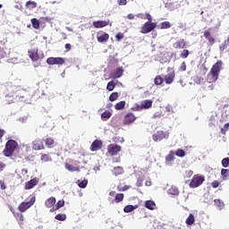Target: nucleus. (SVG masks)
<instances>
[{
  "label": "nucleus",
  "instance_id": "obj_1",
  "mask_svg": "<svg viewBox=\"0 0 229 229\" xmlns=\"http://www.w3.org/2000/svg\"><path fill=\"white\" fill-rule=\"evenodd\" d=\"M17 141L11 140L6 142L5 144V149L4 150V154L5 157H10L17 148Z\"/></svg>",
  "mask_w": 229,
  "mask_h": 229
},
{
  "label": "nucleus",
  "instance_id": "obj_2",
  "mask_svg": "<svg viewBox=\"0 0 229 229\" xmlns=\"http://www.w3.org/2000/svg\"><path fill=\"white\" fill-rule=\"evenodd\" d=\"M203 182H205V177L201 175H195L190 182V187L191 189H196V187H199Z\"/></svg>",
  "mask_w": 229,
  "mask_h": 229
},
{
  "label": "nucleus",
  "instance_id": "obj_3",
  "mask_svg": "<svg viewBox=\"0 0 229 229\" xmlns=\"http://www.w3.org/2000/svg\"><path fill=\"white\" fill-rule=\"evenodd\" d=\"M35 201H36L35 197H31L30 201L21 202L18 208L20 212H26V210H28V208H30V207H33V205H35Z\"/></svg>",
  "mask_w": 229,
  "mask_h": 229
},
{
  "label": "nucleus",
  "instance_id": "obj_4",
  "mask_svg": "<svg viewBox=\"0 0 229 229\" xmlns=\"http://www.w3.org/2000/svg\"><path fill=\"white\" fill-rule=\"evenodd\" d=\"M47 64L48 65H64V64H65V59H64V57H48L47 59Z\"/></svg>",
  "mask_w": 229,
  "mask_h": 229
},
{
  "label": "nucleus",
  "instance_id": "obj_5",
  "mask_svg": "<svg viewBox=\"0 0 229 229\" xmlns=\"http://www.w3.org/2000/svg\"><path fill=\"white\" fill-rule=\"evenodd\" d=\"M107 151L109 153V155L111 157H115L117 156L119 153H121V146L117 145V144H110L107 147Z\"/></svg>",
  "mask_w": 229,
  "mask_h": 229
},
{
  "label": "nucleus",
  "instance_id": "obj_6",
  "mask_svg": "<svg viewBox=\"0 0 229 229\" xmlns=\"http://www.w3.org/2000/svg\"><path fill=\"white\" fill-rule=\"evenodd\" d=\"M153 106V100H144L140 106H136L133 107V110L140 111V110H148V108H151Z\"/></svg>",
  "mask_w": 229,
  "mask_h": 229
},
{
  "label": "nucleus",
  "instance_id": "obj_7",
  "mask_svg": "<svg viewBox=\"0 0 229 229\" xmlns=\"http://www.w3.org/2000/svg\"><path fill=\"white\" fill-rule=\"evenodd\" d=\"M168 137H169V132L157 131L153 134V140H155V142H160V140H164V139H167Z\"/></svg>",
  "mask_w": 229,
  "mask_h": 229
},
{
  "label": "nucleus",
  "instance_id": "obj_8",
  "mask_svg": "<svg viewBox=\"0 0 229 229\" xmlns=\"http://www.w3.org/2000/svg\"><path fill=\"white\" fill-rule=\"evenodd\" d=\"M155 28H157V23L145 22L141 28V33H143V34L151 33V31H153V30H155Z\"/></svg>",
  "mask_w": 229,
  "mask_h": 229
},
{
  "label": "nucleus",
  "instance_id": "obj_9",
  "mask_svg": "<svg viewBox=\"0 0 229 229\" xmlns=\"http://www.w3.org/2000/svg\"><path fill=\"white\" fill-rule=\"evenodd\" d=\"M32 149L34 151H40V149H44V141L40 139H36L32 141Z\"/></svg>",
  "mask_w": 229,
  "mask_h": 229
},
{
  "label": "nucleus",
  "instance_id": "obj_10",
  "mask_svg": "<svg viewBox=\"0 0 229 229\" xmlns=\"http://www.w3.org/2000/svg\"><path fill=\"white\" fill-rule=\"evenodd\" d=\"M223 70V61H217L211 68V72L219 76V73Z\"/></svg>",
  "mask_w": 229,
  "mask_h": 229
},
{
  "label": "nucleus",
  "instance_id": "obj_11",
  "mask_svg": "<svg viewBox=\"0 0 229 229\" xmlns=\"http://www.w3.org/2000/svg\"><path fill=\"white\" fill-rule=\"evenodd\" d=\"M174 151L171 150L168 155L165 156V165L171 167L173 165V162H174Z\"/></svg>",
  "mask_w": 229,
  "mask_h": 229
},
{
  "label": "nucleus",
  "instance_id": "obj_12",
  "mask_svg": "<svg viewBox=\"0 0 229 229\" xmlns=\"http://www.w3.org/2000/svg\"><path fill=\"white\" fill-rule=\"evenodd\" d=\"M38 184V178H33L25 183V190L30 191Z\"/></svg>",
  "mask_w": 229,
  "mask_h": 229
},
{
  "label": "nucleus",
  "instance_id": "obj_13",
  "mask_svg": "<svg viewBox=\"0 0 229 229\" xmlns=\"http://www.w3.org/2000/svg\"><path fill=\"white\" fill-rule=\"evenodd\" d=\"M28 55L30 58L32 60V62H37L38 60V49L33 48L31 50H29Z\"/></svg>",
  "mask_w": 229,
  "mask_h": 229
},
{
  "label": "nucleus",
  "instance_id": "obj_14",
  "mask_svg": "<svg viewBox=\"0 0 229 229\" xmlns=\"http://www.w3.org/2000/svg\"><path fill=\"white\" fill-rule=\"evenodd\" d=\"M219 78V75L217 73H214V72H209L207 77L208 83H216L217 81V79Z\"/></svg>",
  "mask_w": 229,
  "mask_h": 229
},
{
  "label": "nucleus",
  "instance_id": "obj_15",
  "mask_svg": "<svg viewBox=\"0 0 229 229\" xmlns=\"http://www.w3.org/2000/svg\"><path fill=\"white\" fill-rule=\"evenodd\" d=\"M165 78V83L166 85H171L173 81H174V72H170L166 75L164 76Z\"/></svg>",
  "mask_w": 229,
  "mask_h": 229
},
{
  "label": "nucleus",
  "instance_id": "obj_16",
  "mask_svg": "<svg viewBox=\"0 0 229 229\" xmlns=\"http://www.w3.org/2000/svg\"><path fill=\"white\" fill-rule=\"evenodd\" d=\"M135 123V115L133 114H127L124 117V124H131Z\"/></svg>",
  "mask_w": 229,
  "mask_h": 229
},
{
  "label": "nucleus",
  "instance_id": "obj_17",
  "mask_svg": "<svg viewBox=\"0 0 229 229\" xmlns=\"http://www.w3.org/2000/svg\"><path fill=\"white\" fill-rule=\"evenodd\" d=\"M97 38L98 42L103 43V42H106V40L110 38V36L107 33L103 32V33L98 34Z\"/></svg>",
  "mask_w": 229,
  "mask_h": 229
},
{
  "label": "nucleus",
  "instance_id": "obj_18",
  "mask_svg": "<svg viewBox=\"0 0 229 229\" xmlns=\"http://www.w3.org/2000/svg\"><path fill=\"white\" fill-rule=\"evenodd\" d=\"M93 26L94 28H105L106 26H108V21H93Z\"/></svg>",
  "mask_w": 229,
  "mask_h": 229
},
{
  "label": "nucleus",
  "instance_id": "obj_19",
  "mask_svg": "<svg viewBox=\"0 0 229 229\" xmlns=\"http://www.w3.org/2000/svg\"><path fill=\"white\" fill-rule=\"evenodd\" d=\"M55 203H56V199L55 197H51L46 200L45 206L47 207V208H51V207H55Z\"/></svg>",
  "mask_w": 229,
  "mask_h": 229
},
{
  "label": "nucleus",
  "instance_id": "obj_20",
  "mask_svg": "<svg viewBox=\"0 0 229 229\" xmlns=\"http://www.w3.org/2000/svg\"><path fill=\"white\" fill-rule=\"evenodd\" d=\"M145 208L148 210H155L157 204H155V201L153 200H147L145 201Z\"/></svg>",
  "mask_w": 229,
  "mask_h": 229
},
{
  "label": "nucleus",
  "instance_id": "obj_21",
  "mask_svg": "<svg viewBox=\"0 0 229 229\" xmlns=\"http://www.w3.org/2000/svg\"><path fill=\"white\" fill-rule=\"evenodd\" d=\"M174 47L175 49H183V47H185V40L180 39L176 41L175 43H174Z\"/></svg>",
  "mask_w": 229,
  "mask_h": 229
},
{
  "label": "nucleus",
  "instance_id": "obj_22",
  "mask_svg": "<svg viewBox=\"0 0 229 229\" xmlns=\"http://www.w3.org/2000/svg\"><path fill=\"white\" fill-rule=\"evenodd\" d=\"M124 72V70H123V67H118L116 71L113 73V78L115 80L117 78H121L123 76V73Z\"/></svg>",
  "mask_w": 229,
  "mask_h": 229
},
{
  "label": "nucleus",
  "instance_id": "obj_23",
  "mask_svg": "<svg viewBox=\"0 0 229 229\" xmlns=\"http://www.w3.org/2000/svg\"><path fill=\"white\" fill-rule=\"evenodd\" d=\"M136 208H139V206L127 205L124 207L123 212H125V214H130V212H133Z\"/></svg>",
  "mask_w": 229,
  "mask_h": 229
},
{
  "label": "nucleus",
  "instance_id": "obj_24",
  "mask_svg": "<svg viewBox=\"0 0 229 229\" xmlns=\"http://www.w3.org/2000/svg\"><path fill=\"white\" fill-rule=\"evenodd\" d=\"M65 169H67L68 171H70L71 173H74V172H80V167L79 166H74L72 164H66L65 165Z\"/></svg>",
  "mask_w": 229,
  "mask_h": 229
},
{
  "label": "nucleus",
  "instance_id": "obj_25",
  "mask_svg": "<svg viewBox=\"0 0 229 229\" xmlns=\"http://www.w3.org/2000/svg\"><path fill=\"white\" fill-rule=\"evenodd\" d=\"M195 221H196V218L194 217V215L190 214L186 219V225L188 226H192V225H194Z\"/></svg>",
  "mask_w": 229,
  "mask_h": 229
},
{
  "label": "nucleus",
  "instance_id": "obj_26",
  "mask_svg": "<svg viewBox=\"0 0 229 229\" xmlns=\"http://www.w3.org/2000/svg\"><path fill=\"white\" fill-rule=\"evenodd\" d=\"M76 183H77L78 187H80V189H85L87 187V185H89V180H87V179H84L82 181L78 180L76 182Z\"/></svg>",
  "mask_w": 229,
  "mask_h": 229
},
{
  "label": "nucleus",
  "instance_id": "obj_27",
  "mask_svg": "<svg viewBox=\"0 0 229 229\" xmlns=\"http://www.w3.org/2000/svg\"><path fill=\"white\" fill-rule=\"evenodd\" d=\"M101 148V141L99 140H95L90 147L91 151H98Z\"/></svg>",
  "mask_w": 229,
  "mask_h": 229
},
{
  "label": "nucleus",
  "instance_id": "obj_28",
  "mask_svg": "<svg viewBox=\"0 0 229 229\" xmlns=\"http://www.w3.org/2000/svg\"><path fill=\"white\" fill-rule=\"evenodd\" d=\"M112 117V113L110 111H105L101 114L102 121H108Z\"/></svg>",
  "mask_w": 229,
  "mask_h": 229
},
{
  "label": "nucleus",
  "instance_id": "obj_29",
  "mask_svg": "<svg viewBox=\"0 0 229 229\" xmlns=\"http://www.w3.org/2000/svg\"><path fill=\"white\" fill-rule=\"evenodd\" d=\"M167 194H171L172 196H178V188L176 186H172L167 191Z\"/></svg>",
  "mask_w": 229,
  "mask_h": 229
},
{
  "label": "nucleus",
  "instance_id": "obj_30",
  "mask_svg": "<svg viewBox=\"0 0 229 229\" xmlns=\"http://www.w3.org/2000/svg\"><path fill=\"white\" fill-rule=\"evenodd\" d=\"M214 202H215L216 207L219 210H223V208H225V203L223 201H221V199H215Z\"/></svg>",
  "mask_w": 229,
  "mask_h": 229
},
{
  "label": "nucleus",
  "instance_id": "obj_31",
  "mask_svg": "<svg viewBox=\"0 0 229 229\" xmlns=\"http://www.w3.org/2000/svg\"><path fill=\"white\" fill-rule=\"evenodd\" d=\"M175 157H179V158H183V157H185V150L182 149V148H178L175 152H174Z\"/></svg>",
  "mask_w": 229,
  "mask_h": 229
},
{
  "label": "nucleus",
  "instance_id": "obj_32",
  "mask_svg": "<svg viewBox=\"0 0 229 229\" xmlns=\"http://www.w3.org/2000/svg\"><path fill=\"white\" fill-rule=\"evenodd\" d=\"M155 85H162L164 83V79L162 78V75H157L154 79Z\"/></svg>",
  "mask_w": 229,
  "mask_h": 229
},
{
  "label": "nucleus",
  "instance_id": "obj_33",
  "mask_svg": "<svg viewBox=\"0 0 229 229\" xmlns=\"http://www.w3.org/2000/svg\"><path fill=\"white\" fill-rule=\"evenodd\" d=\"M124 199V194L117 193L114 197L115 203H121Z\"/></svg>",
  "mask_w": 229,
  "mask_h": 229
},
{
  "label": "nucleus",
  "instance_id": "obj_34",
  "mask_svg": "<svg viewBox=\"0 0 229 229\" xmlns=\"http://www.w3.org/2000/svg\"><path fill=\"white\" fill-rule=\"evenodd\" d=\"M31 24L35 30H38V28H40V21H38L37 18L31 19Z\"/></svg>",
  "mask_w": 229,
  "mask_h": 229
},
{
  "label": "nucleus",
  "instance_id": "obj_35",
  "mask_svg": "<svg viewBox=\"0 0 229 229\" xmlns=\"http://www.w3.org/2000/svg\"><path fill=\"white\" fill-rule=\"evenodd\" d=\"M124 106H126V102L125 101H121V102H118L114 106V108H115V110H123V108H124Z\"/></svg>",
  "mask_w": 229,
  "mask_h": 229
},
{
  "label": "nucleus",
  "instance_id": "obj_36",
  "mask_svg": "<svg viewBox=\"0 0 229 229\" xmlns=\"http://www.w3.org/2000/svg\"><path fill=\"white\" fill-rule=\"evenodd\" d=\"M26 6L29 10H33V8H37V2L28 1L26 3Z\"/></svg>",
  "mask_w": 229,
  "mask_h": 229
},
{
  "label": "nucleus",
  "instance_id": "obj_37",
  "mask_svg": "<svg viewBox=\"0 0 229 229\" xmlns=\"http://www.w3.org/2000/svg\"><path fill=\"white\" fill-rule=\"evenodd\" d=\"M115 89V82L114 81H111L107 83L106 89L109 90V92H112Z\"/></svg>",
  "mask_w": 229,
  "mask_h": 229
},
{
  "label": "nucleus",
  "instance_id": "obj_38",
  "mask_svg": "<svg viewBox=\"0 0 229 229\" xmlns=\"http://www.w3.org/2000/svg\"><path fill=\"white\" fill-rule=\"evenodd\" d=\"M53 159L51 158V157H49L47 154H41V161L46 163V162H51Z\"/></svg>",
  "mask_w": 229,
  "mask_h": 229
},
{
  "label": "nucleus",
  "instance_id": "obj_39",
  "mask_svg": "<svg viewBox=\"0 0 229 229\" xmlns=\"http://www.w3.org/2000/svg\"><path fill=\"white\" fill-rule=\"evenodd\" d=\"M45 144L46 146H47V148H51V146L55 144V140H53L52 138H47L45 140Z\"/></svg>",
  "mask_w": 229,
  "mask_h": 229
},
{
  "label": "nucleus",
  "instance_id": "obj_40",
  "mask_svg": "<svg viewBox=\"0 0 229 229\" xmlns=\"http://www.w3.org/2000/svg\"><path fill=\"white\" fill-rule=\"evenodd\" d=\"M171 28V22L169 21H163L160 26V30H169Z\"/></svg>",
  "mask_w": 229,
  "mask_h": 229
},
{
  "label": "nucleus",
  "instance_id": "obj_41",
  "mask_svg": "<svg viewBox=\"0 0 229 229\" xmlns=\"http://www.w3.org/2000/svg\"><path fill=\"white\" fill-rule=\"evenodd\" d=\"M113 173L114 174H115V176H117V174H123V167L121 166L114 167Z\"/></svg>",
  "mask_w": 229,
  "mask_h": 229
},
{
  "label": "nucleus",
  "instance_id": "obj_42",
  "mask_svg": "<svg viewBox=\"0 0 229 229\" xmlns=\"http://www.w3.org/2000/svg\"><path fill=\"white\" fill-rule=\"evenodd\" d=\"M143 182H144V175L141 174L138 177V180H137V182H136L137 187H142Z\"/></svg>",
  "mask_w": 229,
  "mask_h": 229
},
{
  "label": "nucleus",
  "instance_id": "obj_43",
  "mask_svg": "<svg viewBox=\"0 0 229 229\" xmlns=\"http://www.w3.org/2000/svg\"><path fill=\"white\" fill-rule=\"evenodd\" d=\"M221 174H222L224 180H226V178H228V176H229V170L223 168L221 170Z\"/></svg>",
  "mask_w": 229,
  "mask_h": 229
},
{
  "label": "nucleus",
  "instance_id": "obj_44",
  "mask_svg": "<svg viewBox=\"0 0 229 229\" xmlns=\"http://www.w3.org/2000/svg\"><path fill=\"white\" fill-rule=\"evenodd\" d=\"M65 205V200L61 199L58 200V202L55 205V210H58V208H62V207H64Z\"/></svg>",
  "mask_w": 229,
  "mask_h": 229
},
{
  "label": "nucleus",
  "instance_id": "obj_45",
  "mask_svg": "<svg viewBox=\"0 0 229 229\" xmlns=\"http://www.w3.org/2000/svg\"><path fill=\"white\" fill-rule=\"evenodd\" d=\"M55 219H57V221H65V219H67V216L64 214H58L55 216Z\"/></svg>",
  "mask_w": 229,
  "mask_h": 229
},
{
  "label": "nucleus",
  "instance_id": "obj_46",
  "mask_svg": "<svg viewBox=\"0 0 229 229\" xmlns=\"http://www.w3.org/2000/svg\"><path fill=\"white\" fill-rule=\"evenodd\" d=\"M117 98H119V93L114 92L110 95L109 101H115V99H117Z\"/></svg>",
  "mask_w": 229,
  "mask_h": 229
},
{
  "label": "nucleus",
  "instance_id": "obj_47",
  "mask_svg": "<svg viewBox=\"0 0 229 229\" xmlns=\"http://www.w3.org/2000/svg\"><path fill=\"white\" fill-rule=\"evenodd\" d=\"M228 130H229V123H225V124L224 125V128H222V130H221V133H222L223 135H225V134H226V131H228Z\"/></svg>",
  "mask_w": 229,
  "mask_h": 229
},
{
  "label": "nucleus",
  "instance_id": "obj_48",
  "mask_svg": "<svg viewBox=\"0 0 229 229\" xmlns=\"http://www.w3.org/2000/svg\"><path fill=\"white\" fill-rule=\"evenodd\" d=\"M222 165L223 167H228L229 165V157H225L222 159Z\"/></svg>",
  "mask_w": 229,
  "mask_h": 229
},
{
  "label": "nucleus",
  "instance_id": "obj_49",
  "mask_svg": "<svg viewBox=\"0 0 229 229\" xmlns=\"http://www.w3.org/2000/svg\"><path fill=\"white\" fill-rule=\"evenodd\" d=\"M187 56H189V50L187 49L182 50L181 53V58H187Z\"/></svg>",
  "mask_w": 229,
  "mask_h": 229
},
{
  "label": "nucleus",
  "instance_id": "obj_50",
  "mask_svg": "<svg viewBox=\"0 0 229 229\" xmlns=\"http://www.w3.org/2000/svg\"><path fill=\"white\" fill-rule=\"evenodd\" d=\"M228 47V45L226 44V41H224L219 47L220 51H225Z\"/></svg>",
  "mask_w": 229,
  "mask_h": 229
},
{
  "label": "nucleus",
  "instance_id": "obj_51",
  "mask_svg": "<svg viewBox=\"0 0 229 229\" xmlns=\"http://www.w3.org/2000/svg\"><path fill=\"white\" fill-rule=\"evenodd\" d=\"M115 38L119 41L123 40V38H124V35L121 32H119L118 34H116Z\"/></svg>",
  "mask_w": 229,
  "mask_h": 229
},
{
  "label": "nucleus",
  "instance_id": "obj_52",
  "mask_svg": "<svg viewBox=\"0 0 229 229\" xmlns=\"http://www.w3.org/2000/svg\"><path fill=\"white\" fill-rule=\"evenodd\" d=\"M114 142H124V138L115 137V138H114Z\"/></svg>",
  "mask_w": 229,
  "mask_h": 229
},
{
  "label": "nucleus",
  "instance_id": "obj_53",
  "mask_svg": "<svg viewBox=\"0 0 229 229\" xmlns=\"http://www.w3.org/2000/svg\"><path fill=\"white\" fill-rule=\"evenodd\" d=\"M145 19H147V21H147V22H153L152 21H153V18L151 17V14H149V13H146L145 14Z\"/></svg>",
  "mask_w": 229,
  "mask_h": 229
},
{
  "label": "nucleus",
  "instance_id": "obj_54",
  "mask_svg": "<svg viewBox=\"0 0 229 229\" xmlns=\"http://www.w3.org/2000/svg\"><path fill=\"white\" fill-rule=\"evenodd\" d=\"M16 219H17L18 221L22 222V221H24V216H22V214L18 213V214L16 215Z\"/></svg>",
  "mask_w": 229,
  "mask_h": 229
},
{
  "label": "nucleus",
  "instance_id": "obj_55",
  "mask_svg": "<svg viewBox=\"0 0 229 229\" xmlns=\"http://www.w3.org/2000/svg\"><path fill=\"white\" fill-rule=\"evenodd\" d=\"M127 4H128L127 0H118V4L120 6H126Z\"/></svg>",
  "mask_w": 229,
  "mask_h": 229
},
{
  "label": "nucleus",
  "instance_id": "obj_56",
  "mask_svg": "<svg viewBox=\"0 0 229 229\" xmlns=\"http://www.w3.org/2000/svg\"><path fill=\"white\" fill-rule=\"evenodd\" d=\"M207 40H208V44H210V46H214V44L216 42V39H214V38H212V36L208 38Z\"/></svg>",
  "mask_w": 229,
  "mask_h": 229
},
{
  "label": "nucleus",
  "instance_id": "obj_57",
  "mask_svg": "<svg viewBox=\"0 0 229 229\" xmlns=\"http://www.w3.org/2000/svg\"><path fill=\"white\" fill-rule=\"evenodd\" d=\"M180 71H187V64H185V62L182 63L180 66Z\"/></svg>",
  "mask_w": 229,
  "mask_h": 229
},
{
  "label": "nucleus",
  "instance_id": "obj_58",
  "mask_svg": "<svg viewBox=\"0 0 229 229\" xmlns=\"http://www.w3.org/2000/svg\"><path fill=\"white\" fill-rule=\"evenodd\" d=\"M213 189H217L219 187V182L215 181L211 183Z\"/></svg>",
  "mask_w": 229,
  "mask_h": 229
},
{
  "label": "nucleus",
  "instance_id": "obj_59",
  "mask_svg": "<svg viewBox=\"0 0 229 229\" xmlns=\"http://www.w3.org/2000/svg\"><path fill=\"white\" fill-rule=\"evenodd\" d=\"M204 37H205V38H209L210 37H212V36L210 35V31L206 30V31L204 32Z\"/></svg>",
  "mask_w": 229,
  "mask_h": 229
},
{
  "label": "nucleus",
  "instance_id": "obj_60",
  "mask_svg": "<svg viewBox=\"0 0 229 229\" xmlns=\"http://www.w3.org/2000/svg\"><path fill=\"white\" fill-rule=\"evenodd\" d=\"M4 167H6V164L0 162V173L1 171H4Z\"/></svg>",
  "mask_w": 229,
  "mask_h": 229
},
{
  "label": "nucleus",
  "instance_id": "obj_61",
  "mask_svg": "<svg viewBox=\"0 0 229 229\" xmlns=\"http://www.w3.org/2000/svg\"><path fill=\"white\" fill-rule=\"evenodd\" d=\"M136 17H138L139 19H146V14H144V13H138L136 15Z\"/></svg>",
  "mask_w": 229,
  "mask_h": 229
},
{
  "label": "nucleus",
  "instance_id": "obj_62",
  "mask_svg": "<svg viewBox=\"0 0 229 229\" xmlns=\"http://www.w3.org/2000/svg\"><path fill=\"white\" fill-rule=\"evenodd\" d=\"M127 19H129V21H133V19H135V15H133L132 13H130L127 15Z\"/></svg>",
  "mask_w": 229,
  "mask_h": 229
},
{
  "label": "nucleus",
  "instance_id": "obj_63",
  "mask_svg": "<svg viewBox=\"0 0 229 229\" xmlns=\"http://www.w3.org/2000/svg\"><path fill=\"white\" fill-rule=\"evenodd\" d=\"M72 165H73L74 167H80V161H72Z\"/></svg>",
  "mask_w": 229,
  "mask_h": 229
},
{
  "label": "nucleus",
  "instance_id": "obj_64",
  "mask_svg": "<svg viewBox=\"0 0 229 229\" xmlns=\"http://www.w3.org/2000/svg\"><path fill=\"white\" fill-rule=\"evenodd\" d=\"M26 149V151H31V147L30 145H24L23 146Z\"/></svg>",
  "mask_w": 229,
  "mask_h": 229
}]
</instances>
